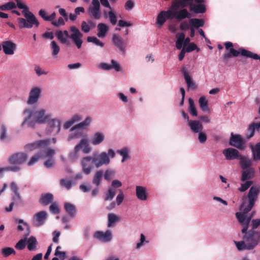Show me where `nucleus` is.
I'll return each instance as SVG.
<instances>
[{
  "instance_id": "nucleus-1",
  "label": "nucleus",
  "mask_w": 260,
  "mask_h": 260,
  "mask_svg": "<svg viewBox=\"0 0 260 260\" xmlns=\"http://www.w3.org/2000/svg\"><path fill=\"white\" fill-rule=\"evenodd\" d=\"M259 192V186L257 185L251 186L248 193V204L243 203L242 204L240 208V212L236 213V216L239 222L243 226L242 232L245 233L243 241H235L239 250L251 249L257 244L260 240V234L258 233L251 231L247 233L248 225L254 213L253 212L251 214H248V212L254 206Z\"/></svg>"
},
{
  "instance_id": "nucleus-2",
  "label": "nucleus",
  "mask_w": 260,
  "mask_h": 260,
  "mask_svg": "<svg viewBox=\"0 0 260 260\" xmlns=\"http://www.w3.org/2000/svg\"><path fill=\"white\" fill-rule=\"evenodd\" d=\"M22 114L23 120L21 126H26L31 128H35L37 124H45L51 117V114L47 113L46 109L43 108L36 110L28 107L23 110Z\"/></svg>"
},
{
  "instance_id": "nucleus-3",
  "label": "nucleus",
  "mask_w": 260,
  "mask_h": 260,
  "mask_svg": "<svg viewBox=\"0 0 260 260\" xmlns=\"http://www.w3.org/2000/svg\"><path fill=\"white\" fill-rule=\"evenodd\" d=\"M70 32L67 30H57L56 36L58 40L62 44L69 45V39H71L78 49H80L83 44V34L80 30L75 26L70 27Z\"/></svg>"
},
{
  "instance_id": "nucleus-4",
  "label": "nucleus",
  "mask_w": 260,
  "mask_h": 260,
  "mask_svg": "<svg viewBox=\"0 0 260 260\" xmlns=\"http://www.w3.org/2000/svg\"><path fill=\"white\" fill-rule=\"evenodd\" d=\"M191 14L186 9H180L176 11L172 9V5L171 8L167 11H160L156 18V23L158 27H161L165 22L168 19L176 18L181 20L185 18H190Z\"/></svg>"
},
{
  "instance_id": "nucleus-5",
  "label": "nucleus",
  "mask_w": 260,
  "mask_h": 260,
  "mask_svg": "<svg viewBox=\"0 0 260 260\" xmlns=\"http://www.w3.org/2000/svg\"><path fill=\"white\" fill-rule=\"evenodd\" d=\"M22 13L24 18L19 17L17 18L19 28L30 29L38 28L39 26L40 22L39 20L29 10L22 11Z\"/></svg>"
},
{
  "instance_id": "nucleus-6",
  "label": "nucleus",
  "mask_w": 260,
  "mask_h": 260,
  "mask_svg": "<svg viewBox=\"0 0 260 260\" xmlns=\"http://www.w3.org/2000/svg\"><path fill=\"white\" fill-rule=\"evenodd\" d=\"M92 155L96 164L97 168H99L103 166L109 165L111 162V160L115 157L116 152L113 149L109 148L107 151L100 152L94 151Z\"/></svg>"
},
{
  "instance_id": "nucleus-7",
  "label": "nucleus",
  "mask_w": 260,
  "mask_h": 260,
  "mask_svg": "<svg viewBox=\"0 0 260 260\" xmlns=\"http://www.w3.org/2000/svg\"><path fill=\"white\" fill-rule=\"evenodd\" d=\"M82 119V116L80 114H75L73 115L69 119L67 120L63 125V128L64 129H70V134L67 138V141L70 142L73 140L77 139L79 138L81 135L82 133L80 132L79 129L71 131V127H73V125Z\"/></svg>"
},
{
  "instance_id": "nucleus-8",
  "label": "nucleus",
  "mask_w": 260,
  "mask_h": 260,
  "mask_svg": "<svg viewBox=\"0 0 260 260\" xmlns=\"http://www.w3.org/2000/svg\"><path fill=\"white\" fill-rule=\"evenodd\" d=\"M47 122L48 125L46 128V134L52 136L57 135L61 131V119L58 117L52 119L50 118V120Z\"/></svg>"
},
{
  "instance_id": "nucleus-9",
  "label": "nucleus",
  "mask_w": 260,
  "mask_h": 260,
  "mask_svg": "<svg viewBox=\"0 0 260 260\" xmlns=\"http://www.w3.org/2000/svg\"><path fill=\"white\" fill-rule=\"evenodd\" d=\"M82 171L86 175L90 174L93 169L97 168L93 155H88L82 158L80 161Z\"/></svg>"
},
{
  "instance_id": "nucleus-10",
  "label": "nucleus",
  "mask_w": 260,
  "mask_h": 260,
  "mask_svg": "<svg viewBox=\"0 0 260 260\" xmlns=\"http://www.w3.org/2000/svg\"><path fill=\"white\" fill-rule=\"evenodd\" d=\"M42 88L40 86H33L29 90L26 103L29 105L37 104L41 96Z\"/></svg>"
},
{
  "instance_id": "nucleus-11",
  "label": "nucleus",
  "mask_w": 260,
  "mask_h": 260,
  "mask_svg": "<svg viewBox=\"0 0 260 260\" xmlns=\"http://www.w3.org/2000/svg\"><path fill=\"white\" fill-rule=\"evenodd\" d=\"M49 144V140H39L35 143L28 144L25 146V149L28 151H31L35 150H39L42 153H44L45 149L48 148Z\"/></svg>"
},
{
  "instance_id": "nucleus-12",
  "label": "nucleus",
  "mask_w": 260,
  "mask_h": 260,
  "mask_svg": "<svg viewBox=\"0 0 260 260\" xmlns=\"http://www.w3.org/2000/svg\"><path fill=\"white\" fill-rule=\"evenodd\" d=\"M89 15L95 20H99L101 17L100 3L99 0H92L91 4L88 9Z\"/></svg>"
},
{
  "instance_id": "nucleus-13",
  "label": "nucleus",
  "mask_w": 260,
  "mask_h": 260,
  "mask_svg": "<svg viewBox=\"0 0 260 260\" xmlns=\"http://www.w3.org/2000/svg\"><path fill=\"white\" fill-rule=\"evenodd\" d=\"M55 153V149L51 148H48L44 151L43 153V159H45L44 165L46 168H51L55 163L53 156Z\"/></svg>"
},
{
  "instance_id": "nucleus-14",
  "label": "nucleus",
  "mask_w": 260,
  "mask_h": 260,
  "mask_svg": "<svg viewBox=\"0 0 260 260\" xmlns=\"http://www.w3.org/2000/svg\"><path fill=\"white\" fill-rule=\"evenodd\" d=\"M75 150L76 152L81 151L85 154H89L91 152L92 148L89 143L88 139L85 138L81 139L75 146Z\"/></svg>"
},
{
  "instance_id": "nucleus-15",
  "label": "nucleus",
  "mask_w": 260,
  "mask_h": 260,
  "mask_svg": "<svg viewBox=\"0 0 260 260\" xmlns=\"http://www.w3.org/2000/svg\"><path fill=\"white\" fill-rule=\"evenodd\" d=\"M230 145L240 150L245 148V143L242 137L239 135H234L233 133L231 135Z\"/></svg>"
},
{
  "instance_id": "nucleus-16",
  "label": "nucleus",
  "mask_w": 260,
  "mask_h": 260,
  "mask_svg": "<svg viewBox=\"0 0 260 260\" xmlns=\"http://www.w3.org/2000/svg\"><path fill=\"white\" fill-rule=\"evenodd\" d=\"M135 194L137 199L141 201H146L149 198V192L147 188L142 185H136Z\"/></svg>"
},
{
  "instance_id": "nucleus-17",
  "label": "nucleus",
  "mask_w": 260,
  "mask_h": 260,
  "mask_svg": "<svg viewBox=\"0 0 260 260\" xmlns=\"http://www.w3.org/2000/svg\"><path fill=\"white\" fill-rule=\"evenodd\" d=\"M27 157V156L25 153H15L9 157L8 162L10 165H19L25 162Z\"/></svg>"
},
{
  "instance_id": "nucleus-18",
  "label": "nucleus",
  "mask_w": 260,
  "mask_h": 260,
  "mask_svg": "<svg viewBox=\"0 0 260 260\" xmlns=\"http://www.w3.org/2000/svg\"><path fill=\"white\" fill-rule=\"evenodd\" d=\"M98 66L100 69L104 71H109L112 69L114 70L117 72L122 71L120 64L118 61L114 59L111 60L110 64L106 62H102L100 63Z\"/></svg>"
},
{
  "instance_id": "nucleus-19",
  "label": "nucleus",
  "mask_w": 260,
  "mask_h": 260,
  "mask_svg": "<svg viewBox=\"0 0 260 260\" xmlns=\"http://www.w3.org/2000/svg\"><path fill=\"white\" fill-rule=\"evenodd\" d=\"M47 216V213L45 211H42L35 214L33 218V224L36 226L42 225Z\"/></svg>"
},
{
  "instance_id": "nucleus-20",
  "label": "nucleus",
  "mask_w": 260,
  "mask_h": 260,
  "mask_svg": "<svg viewBox=\"0 0 260 260\" xmlns=\"http://www.w3.org/2000/svg\"><path fill=\"white\" fill-rule=\"evenodd\" d=\"M94 238L102 242H109L112 239L111 232L107 230L105 232L101 231L96 232L93 235Z\"/></svg>"
},
{
  "instance_id": "nucleus-21",
  "label": "nucleus",
  "mask_w": 260,
  "mask_h": 260,
  "mask_svg": "<svg viewBox=\"0 0 260 260\" xmlns=\"http://www.w3.org/2000/svg\"><path fill=\"white\" fill-rule=\"evenodd\" d=\"M112 42L113 45L120 51L124 52L126 48V44L122 38L118 34H114L112 37Z\"/></svg>"
},
{
  "instance_id": "nucleus-22",
  "label": "nucleus",
  "mask_w": 260,
  "mask_h": 260,
  "mask_svg": "<svg viewBox=\"0 0 260 260\" xmlns=\"http://www.w3.org/2000/svg\"><path fill=\"white\" fill-rule=\"evenodd\" d=\"M2 47L4 52L7 55H13L14 54L16 48V45L12 41H4L2 43Z\"/></svg>"
},
{
  "instance_id": "nucleus-23",
  "label": "nucleus",
  "mask_w": 260,
  "mask_h": 260,
  "mask_svg": "<svg viewBox=\"0 0 260 260\" xmlns=\"http://www.w3.org/2000/svg\"><path fill=\"white\" fill-rule=\"evenodd\" d=\"M223 154L227 160L238 159L240 156L239 152L233 148H228L224 149Z\"/></svg>"
},
{
  "instance_id": "nucleus-24",
  "label": "nucleus",
  "mask_w": 260,
  "mask_h": 260,
  "mask_svg": "<svg viewBox=\"0 0 260 260\" xmlns=\"http://www.w3.org/2000/svg\"><path fill=\"white\" fill-rule=\"evenodd\" d=\"M105 140V135L102 132H95L91 138V143L93 146H98L102 144Z\"/></svg>"
},
{
  "instance_id": "nucleus-25",
  "label": "nucleus",
  "mask_w": 260,
  "mask_h": 260,
  "mask_svg": "<svg viewBox=\"0 0 260 260\" xmlns=\"http://www.w3.org/2000/svg\"><path fill=\"white\" fill-rule=\"evenodd\" d=\"M193 0H174L172 2V9H175L176 11L179 8L184 9L185 7L192 5Z\"/></svg>"
},
{
  "instance_id": "nucleus-26",
  "label": "nucleus",
  "mask_w": 260,
  "mask_h": 260,
  "mask_svg": "<svg viewBox=\"0 0 260 260\" xmlns=\"http://www.w3.org/2000/svg\"><path fill=\"white\" fill-rule=\"evenodd\" d=\"M103 14L105 18H108L109 22L112 25H115L117 23V14L114 9H112L108 11L104 10Z\"/></svg>"
},
{
  "instance_id": "nucleus-27",
  "label": "nucleus",
  "mask_w": 260,
  "mask_h": 260,
  "mask_svg": "<svg viewBox=\"0 0 260 260\" xmlns=\"http://www.w3.org/2000/svg\"><path fill=\"white\" fill-rule=\"evenodd\" d=\"M188 125L191 131L193 133L201 132L203 129L202 123L198 120L188 121Z\"/></svg>"
},
{
  "instance_id": "nucleus-28",
  "label": "nucleus",
  "mask_w": 260,
  "mask_h": 260,
  "mask_svg": "<svg viewBox=\"0 0 260 260\" xmlns=\"http://www.w3.org/2000/svg\"><path fill=\"white\" fill-rule=\"evenodd\" d=\"M92 121V118L90 117H87L83 121L80 122L71 127V131L77 129H84L90 125Z\"/></svg>"
},
{
  "instance_id": "nucleus-29",
  "label": "nucleus",
  "mask_w": 260,
  "mask_h": 260,
  "mask_svg": "<svg viewBox=\"0 0 260 260\" xmlns=\"http://www.w3.org/2000/svg\"><path fill=\"white\" fill-rule=\"evenodd\" d=\"M130 148L127 146H124L122 148L117 150V153L119 154L121 157V162H124L125 161L131 159V156L130 154Z\"/></svg>"
},
{
  "instance_id": "nucleus-30",
  "label": "nucleus",
  "mask_w": 260,
  "mask_h": 260,
  "mask_svg": "<svg viewBox=\"0 0 260 260\" xmlns=\"http://www.w3.org/2000/svg\"><path fill=\"white\" fill-rule=\"evenodd\" d=\"M255 172L253 168H249L244 170L242 172L241 180L242 181H247L253 178L255 176Z\"/></svg>"
},
{
  "instance_id": "nucleus-31",
  "label": "nucleus",
  "mask_w": 260,
  "mask_h": 260,
  "mask_svg": "<svg viewBox=\"0 0 260 260\" xmlns=\"http://www.w3.org/2000/svg\"><path fill=\"white\" fill-rule=\"evenodd\" d=\"M243 50H245L246 51H249L248 50H247L244 48H240L239 50H237L234 48H231L230 49V52L225 54L224 55L223 58L225 59H227L231 57H237L240 54L243 56L250 58V56H249L242 54Z\"/></svg>"
},
{
  "instance_id": "nucleus-32",
  "label": "nucleus",
  "mask_w": 260,
  "mask_h": 260,
  "mask_svg": "<svg viewBox=\"0 0 260 260\" xmlns=\"http://www.w3.org/2000/svg\"><path fill=\"white\" fill-rule=\"evenodd\" d=\"M15 221L17 222L18 223V225L17 226V230L18 231H22L25 229L26 231L24 236L27 237L30 233L28 224L22 219H16Z\"/></svg>"
},
{
  "instance_id": "nucleus-33",
  "label": "nucleus",
  "mask_w": 260,
  "mask_h": 260,
  "mask_svg": "<svg viewBox=\"0 0 260 260\" xmlns=\"http://www.w3.org/2000/svg\"><path fill=\"white\" fill-rule=\"evenodd\" d=\"M98 33L97 36L101 38H104L106 37L108 30L109 26L107 24L103 23H100L97 26Z\"/></svg>"
},
{
  "instance_id": "nucleus-34",
  "label": "nucleus",
  "mask_w": 260,
  "mask_h": 260,
  "mask_svg": "<svg viewBox=\"0 0 260 260\" xmlns=\"http://www.w3.org/2000/svg\"><path fill=\"white\" fill-rule=\"evenodd\" d=\"M238 159L240 160L239 164L240 167L243 170H246L251 168L252 161L247 156H242L240 155Z\"/></svg>"
},
{
  "instance_id": "nucleus-35",
  "label": "nucleus",
  "mask_w": 260,
  "mask_h": 260,
  "mask_svg": "<svg viewBox=\"0 0 260 260\" xmlns=\"http://www.w3.org/2000/svg\"><path fill=\"white\" fill-rule=\"evenodd\" d=\"M64 208L68 214L72 218L76 216V209L75 205L70 203H66L64 204Z\"/></svg>"
},
{
  "instance_id": "nucleus-36",
  "label": "nucleus",
  "mask_w": 260,
  "mask_h": 260,
  "mask_svg": "<svg viewBox=\"0 0 260 260\" xmlns=\"http://www.w3.org/2000/svg\"><path fill=\"white\" fill-rule=\"evenodd\" d=\"M250 147L251 149L253 159L255 160H260V143H256L254 146L250 144Z\"/></svg>"
},
{
  "instance_id": "nucleus-37",
  "label": "nucleus",
  "mask_w": 260,
  "mask_h": 260,
  "mask_svg": "<svg viewBox=\"0 0 260 260\" xmlns=\"http://www.w3.org/2000/svg\"><path fill=\"white\" fill-rule=\"evenodd\" d=\"M26 244L29 251H35L37 249L38 241L34 236H31L27 240L26 239Z\"/></svg>"
},
{
  "instance_id": "nucleus-38",
  "label": "nucleus",
  "mask_w": 260,
  "mask_h": 260,
  "mask_svg": "<svg viewBox=\"0 0 260 260\" xmlns=\"http://www.w3.org/2000/svg\"><path fill=\"white\" fill-rule=\"evenodd\" d=\"M120 220L119 217L114 213H111L108 215V227L113 226Z\"/></svg>"
},
{
  "instance_id": "nucleus-39",
  "label": "nucleus",
  "mask_w": 260,
  "mask_h": 260,
  "mask_svg": "<svg viewBox=\"0 0 260 260\" xmlns=\"http://www.w3.org/2000/svg\"><path fill=\"white\" fill-rule=\"evenodd\" d=\"M190 11H193L195 13H203L206 11V8L203 4H192L190 7Z\"/></svg>"
},
{
  "instance_id": "nucleus-40",
  "label": "nucleus",
  "mask_w": 260,
  "mask_h": 260,
  "mask_svg": "<svg viewBox=\"0 0 260 260\" xmlns=\"http://www.w3.org/2000/svg\"><path fill=\"white\" fill-rule=\"evenodd\" d=\"M190 27L194 28L202 27L204 24V21L202 19L198 18H191L189 20Z\"/></svg>"
},
{
  "instance_id": "nucleus-41",
  "label": "nucleus",
  "mask_w": 260,
  "mask_h": 260,
  "mask_svg": "<svg viewBox=\"0 0 260 260\" xmlns=\"http://www.w3.org/2000/svg\"><path fill=\"white\" fill-rule=\"evenodd\" d=\"M53 199V196L52 194L47 193L42 195L40 201L43 205H47L52 201Z\"/></svg>"
},
{
  "instance_id": "nucleus-42",
  "label": "nucleus",
  "mask_w": 260,
  "mask_h": 260,
  "mask_svg": "<svg viewBox=\"0 0 260 260\" xmlns=\"http://www.w3.org/2000/svg\"><path fill=\"white\" fill-rule=\"evenodd\" d=\"M103 176V171L101 170L97 171L94 175L92 183L98 186L100 185L102 177Z\"/></svg>"
},
{
  "instance_id": "nucleus-43",
  "label": "nucleus",
  "mask_w": 260,
  "mask_h": 260,
  "mask_svg": "<svg viewBox=\"0 0 260 260\" xmlns=\"http://www.w3.org/2000/svg\"><path fill=\"white\" fill-rule=\"evenodd\" d=\"M199 104L203 111L209 112V109L208 107V100L205 96H202L199 99Z\"/></svg>"
},
{
  "instance_id": "nucleus-44",
  "label": "nucleus",
  "mask_w": 260,
  "mask_h": 260,
  "mask_svg": "<svg viewBox=\"0 0 260 260\" xmlns=\"http://www.w3.org/2000/svg\"><path fill=\"white\" fill-rule=\"evenodd\" d=\"M177 40L176 41V47L177 49H181L184 45L185 35L183 32L178 33L176 35Z\"/></svg>"
},
{
  "instance_id": "nucleus-45",
  "label": "nucleus",
  "mask_w": 260,
  "mask_h": 260,
  "mask_svg": "<svg viewBox=\"0 0 260 260\" xmlns=\"http://www.w3.org/2000/svg\"><path fill=\"white\" fill-rule=\"evenodd\" d=\"M50 48L52 56L54 58H57V55L60 51V47L56 42L53 41L50 43Z\"/></svg>"
},
{
  "instance_id": "nucleus-46",
  "label": "nucleus",
  "mask_w": 260,
  "mask_h": 260,
  "mask_svg": "<svg viewBox=\"0 0 260 260\" xmlns=\"http://www.w3.org/2000/svg\"><path fill=\"white\" fill-rule=\"evenodd\" d=\"M260 127V123H253L250 125L248 128V134L247 137L250 138L253 136L255 129H258Z\"/></svg>"
},
{
  "instance_id": "nucleus-47",
  "label": "nucleus",
  "mask_w": 260,
  "mask_h": 260,
  "mask_svg": "<svg viewBox=\"0 0 260 260\" xmlns=\"http://www.w3.org/2000/svg\"><path fill=\"white\" fill-rule=\"evenodd\" d=\"M43 153L39 152L31 157L27 164L28 166H32L35 164L40 159H43Z\"/></svg>"
},
{
  "instance_id": "nucleus-48",
  "label": "nucleus",
  "mask_w": 260,
  "mask_h": 260,
  "mask_svg": "<svg viewBox=\"0 0 260 260\" xmlns=\"http://www.w3.org/2000/svg\"><path fill=\"white\" fill-rule=\"evenodd\" d=\"M1 254L4 257H7L11 254H16L15 250L12 247H5L1 249Z\"/></svg>"
},
{
  "instance_id": "nucleus-49",
  "label": "nucleus",
  "mask_w": 260,
  "mask_h": 260,
  "mask_svg": "<svg viewBox=\"0 0 260 260\" xmlns=\"http://www.w3.org/2000/svg\"><path fill=\"white\" fill-rule=\"evenodd\" d=\"M188 104H189L188 109H189V111L190 114L193 116H197L198 115V113L197 111L196 107L194 105L193 100L191 98H189Z\"/></svg>"
},
{
  "instance_id": "nucleus-50",
  "label": "nucleus",
  "mask_w": 260,
  "mask_h": 260,
  "mask_svg": "<svg viewBox=\"0 0 260 260\" xmlns=\"http://www.w3.org/2000/svg\"><path fill=\"white\" fill-rule=\"evenodd\" d=\"M184 77L188 87L195 89L196 88V85L192 81L190 75L186 71L184 72Z\"/></svg>"
},
{
  "instance_id": "nucleus-51",
  "label": "nucleus",
  "mask_w": 260,
  "mask_h": 260,
  "mask_svg": "<svg viewBox=\"0 0 260 260\" xmlns=\"http://www.w3.org/2000/svg\"><path fill=\"white\" fill-rule=\"evenodd\" d=\"M87 41L88 42L92 43L96 46L101 48L103 47L104 46V43L95 37H88Z\"/></svg>"
},
{
  "instance_id": "nucleus-52",
  "label": "nucleus",
  "mask_w": 260,
  "mask_h": 260,
  "mask_svg": "<svg viewBox=\"0 0 260 260\" xmlns=\"http://www.w3.org/2000/svg\"><path fill=\"white\" fill-rule=\"evenodd\" d=\"M16 7V5L14 2H10L4 5L0 6V10L2 11H7L12 10Z\"/></svg>"
},
{
  "instance_id": "nucleus-53",
  "label": "nucleus",
  "mask_w": 260,
  "mask_h": 260,
  "mask_svg": "<svg viewBox=\"0 0 260 260\" xmlns=\"http://www.w3.org/2000/svg\"><path fill=\"white\" fill-rule=\"evenodd\" d=\"M115 172L112 169H107L105 171L104 174V179L107 181H110L111 178L114 177Z\"/></svg>"
},
{
  "instance_id": "nucleus-54",
  "label": "nucleus",
  "mask_w": 260,
  "mask_h": 260,
  "mask_svg": "<svg viewBox=\"0 0 260 260\" xmlns=\"http://www.w3.org/2000/svg\"><path fill=\"white\" fill-rule=\"evenodd\" d=\"M61 247L60 246H58L55 250V255L58 256L61 260H63L67 257V254L65 251H62L60 250Z\"/></svg>"
},
{
  "instance_id": "nucleus-55",
  "label": "nucleus",
  "mask_w": 260,
  "mask_h": 260,
  "mask_svg": "<svg viewBox=\"0 0 260 260\" xmlns=\"http://www.w3.org/2000/svg\"><path fill=\"white\" fill-rule=\"evenodd\" d=\"M116 194V191L114 189L109 188L107 192L106 193L105 197V201H111L112 200Z\"/></svg>"
},
{
  "instance_id": "nucleus-56",
  "label": "nucleus",
  "mask_w": 260,
  "mask_h": 260,
  "mask_svg": "<svg viewBox=\"0 0 260 260\" xmlns=\"http://www.w3.org/2000/svg\"><path fill=\"white\" fill-rule=\"evenodd\" d=\"M253 184V181L250 180L246 181L244 183L241 184L240 187L238 188V190L241 192H244L247 190Z\"/></svg>"
},
{
  "instance_id": "nucleus-57",
  "label": "nucleus",
  "mask_w": 260,
  "mask_h": 260,
  "mask_svg": "<svg viewBox=\"0 0 260 260\" xmlns=\"http://www.w3.org/2000/svg\"><path fill=\"white\" fill-rule=\"evenodd\" d=\"M20 170L18 167H7L1 168L0 167V175H2L3 172L6 171L17 172Z\"/></svg>"
},
{
  "instance_id": "nucleus-58",
  "label": "nucleus",
  "mask_w": 260,
  "mask_h": 260,
  "mask_svg": "<svg viewBox=\"0 0 260 260\" xmlns=\"http://www.w3.org/2000/svg\"><path fill=\"white\" fill-rule=\"evenodd\" d=\"M26 237L19 240L16 244L15 248L18 250L23 249L26 246Z\"/></svg>"
},
{
  "instance_id": "nucleus-59",
  "label": "nucleus",
  "mask_w": 260,
  "mask_h": 260,
  "mask_svg": "<svg viewBox=\"0 0 260 260\" xmlns=\"http://www.w3.org/2000/svg\"><path fill=\"white\" fill-rule=\"evenodd\" d=\"M198 133V139L199 141L202 143H205L207 140V134L203 132L202 131H201V132Z\"/></svg>"
},
{
  "instance_id": "nucleus-60",
  "label": "nucleus",
  "mask_w": 260,
  "mask_h": 260,
  "mask_svg": "<svg viewBox=\"0 0 260 260\" xmlns=\"http://www.w3.org/2000/svg\"><path fill=\"white\" fill-rule=\"evenodd\" d=\"M185 50L187 52H190L194 50H197V52L200 51V49L194 43H189Z\"/></svg>"
},
{
  "instance_id": "nucleus-61",
  "label": "nucleus",
  "mask_w": 260,
  "mask_h": 260,
  "mask_svg": "<svg viewBox=\"0 0 260 260\" xmlns=\"http://www.w3.org/2000/svg\"><path fill=\"white\" fill-rule=\"evenodd\" d=\"M50 211L53 214H58L60 212L59 206L56 203H52L49 207Z\"/></svg>"
},
{
  "instance_id": "nucleus-62",
  "label": "nucleus",
  "mask_w": 260,
  "mask_h": 260,
  "mask_svg": "<svg viewBox=\"0 0 260 260\" xmlns=\"http://www.w3.org/2000/svg\"><path fill=\"white\" fill-rule=\"evenodd\" d=\"M13 202L14 204L20 203L22 202L21 197L19 192H14L12 196Z\"/></svg>"
},
{
  "instance_id": "nucleus-63",
  "label": "nucleus",
  "mask_w": 260,
  "mask_h": 260,
  "mask_svg": "<svg viewBox=\"0 0 260 260\" xmlns=\"http://www.w3.org/2000/svg\"><path fill=\"white\" fill-rule=\"evenodd\" d=\"M135 6V3L133 0H127L124 5V8L127 11L132 10Z\"/></svg>"
},
{
  "instance_id": "nucleus-64",
  "label": "nucleus",
  "mask_w": 260,
  "mask_h": 260,
  "mask_svg": "<svg viewBox=\"0 0 260 260\" xmlns=\"http://www.w3.org/2000/svg\"><path fill=\"white\" fill-rule=\"evenodd\" d=\"M117 96L119 100L123 103H126L128 102L127 96L125 95L123 92L117 93Z\"/></svg>"
}]
</instances>
